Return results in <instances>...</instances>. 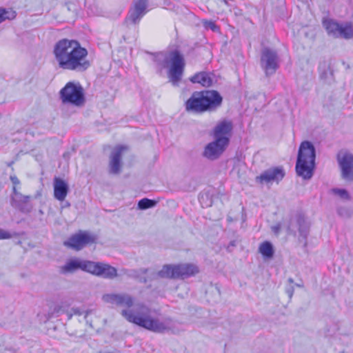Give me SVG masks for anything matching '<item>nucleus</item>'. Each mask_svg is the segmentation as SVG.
<instances>
[{
    "instance_id": "f257e3e1",
    "label": "nucleus",
    "mask_w": 353,
    "mask_h": 353,
    "mask_svg": "<svg viewBox=\"0 0 353 353\" xmlns=\"http://www.w3.org/2000/svg\"><path fill=\"white\" fill-rule=\"evenodd\" d=\"M53 53L59 68L83 72L90 66L88 50L76 40L63 39L56 43Z\"/></svg>"
},
{
    "instance_id": "f03ea898",
    "label": "nucleus",
    "mask_w": 353,
    "mask_h": 353,
    "mask_svg": "<svg viewBox=\"0 0 353 353\" xmlns=\"http://www.w3.org/2000/svg\"><path fill=\"white\" fill-rule=\"evenodd\" d=\"M121 315L128 321L154 332H168L173 325L170 318L154 316L148 307L142 304L136 305L132 310H123Z\"/></svg>"
},
{
    "instance_id": "7ed1b4c3",
    "label": "nucleus",
    "mask_w": 353,
    "mask_h": 353,
    "mask_svg": "<svg viewBox=\"0 0 353 353\" xmlns=\"http://www.w3.org/2000/svg\"><path fill=\"white\" fill-rule=\"evenodd\" d=\"M154 61L159 72L169 67L168 77L174 86H179L182 79L185 68L183 54L178 50L161 52L154 55Z\"/></svg>"
},
{
    "instance_id": "20e7f679",
    "label": "nucleus",
    "mask_w": 353,
    "mask_h": 353,
    "mask_svg": "<svg viewBox=\"0 0 353 353\" xmlns=\"http://www.w3.org/2000/svg\"><path fill=\"white\" fill-rule=\"evenodd\" d=\"M223 103V97L214 90H205L194 92L185 101V110L188 112L201 114L206 112H214Z\"/></svg>"
},
{
    "instance_id": "39448f33",
    "label": "nucleus",
    "mask_w": 353,
    "mask_h": 353,
    "mask_svg": "<svg viewBox=\"0 0 353 353\" xmlns=\"http://www.w3.org/2000/svg\"><path fill=\"white\" fill-rule=\"evenodd\" d=\"M316 149L308 141H303L299 148L296 162V172L303 179H310L313 176L315 168Z\"/></svg>"
},
{
    "instance_id": "423d86ee",
    "label": "nucleus",
    "mask_w": 353,
    "mask_h": 353,
    "mask_svg": "<svg viewBox=\"0 0 353 353\" xmlns=\"http://www.w3.org/2000/svg\"><path fill=\"white\" fill-rule=\"evenodd\" d=\"M59 94L63 103L81 106L85 103L83 89L79 83H67Z\"/></svg>"
},
{
    "instance_id": "0eeeda50",
    "label": "nucleus",
    "mask_w": 353,
    "mask_h": 353,
    "mask_svg": "<svg viewBox=\"0 0 353 353\" xmlns=\"http://www.w3.org/2000/svg\"><path fill=\"white\" fill-rule=\"evenodd\" d=\"M79 269L104 279H113L121 275L114 266H61L60 272L62 274H72Z\"/></svg>"
},
{
    "instance_id": "6e6552de",
    "label": "nucleus",
    "mask_w": 353,
    "mask_h": 353,
    "mask_svg": "<svg viewBox=\"0 0 353 353\" xmlns=\"http://www.w3.org/2000/svg\"><path fill=\"white\" fill-rule=\"evenodd\" d=\"M288 230V232L293 235H296V232H299V242L303 244V248H306L310 225L303 214L296 213L293 215L290 219Z\"/></svg>"
},
{
    "instance_id": "1a4fd4ad",
    "label": "nucleus",
    "mask_w": 353,
    "mask_h": 353,
    "mask_svg": "<svg viewBox=\"0 0 353 353\" xmlns=\"http://www.w3.org/2000/svg\"><path fill=\"white\" fill-rule=\"evenodd\" d=\"M328 35L334 38L350 39L353 37V26L350 23L340 24L333 19H325L323 21Z\"/></svg>"
},
{
    "instance_id": "9d476101",
    "label": "nucleus",
    "mask_w": 353,
    "mask_h": 353,
    "mask_svg": "<svg viewBox=\"0 0 353 353\" xmlns=\"http://www.w3.org/2000/svg\"><path fill=\"white\" fill-rule=\"evenodd\" d=\"M148 0H133L125 19L127 26H137L141 19L148 12Z\"/></svg>"
},
{
    "instance_id": "9b49d317",
    "label": "nucleus",
    "mask_w": 353,
    "mask_h": 353,
    "mask_svg": "<svg viewBox=\"0 0 353 353\" xmlns=\"http://www.w3.org/2000/svg\"><path fill=\"white\" fill-rule=\"evenodd\" d=\"M199 272L198 266H163L159 275L162 278L184 279Z\"/></svg>"
},
{
    "instance_id": "f8f14e48",
    "label": "nucleus",
    "mask_w": 353,
    "mask_h": 353,
    "mask_svg": "<svg viewBox=\"0 0 353 353\" xmlns=\"http://www.w3.org/2000/svg\"><path fill=\"white\" fill-rule=\"evenodd\" d=\"M336 160L341 169L342 178L345 180H352L353 154L346 150H341L336 155Z\"/></svg>"
},
{
    "instance_id": "ddd939ff",
    "label": "nucleus",
    "mask_w": 353,
    "mask_h": 353,
    "mask_svg": "<svg viewBox=\"0 0 353 353\" xmlns=\"http://www.w3.org/2000/svg\"><path fill=\"white\" fill-rule=\"evenodd\" d=\"M261 63L266 75L274 74L279 66L276 52L269 48H263L261 52Z\"/></svg>"
},
{
    "instance_id": "4468645a",
    "label": "nucleus",
    "mask_w": 353,
    "mask_h": 353,
    "mask_svg": "<svg viewBox=\"0 0 353 353\" xmlns=\"http://www.w3.org/2000/svg\"><path fill=\"white\" fill-rule=\"evenodd\" d=\"M94 236L89 232L79 231L64 241L63 245L67 248L78 251L83 249L87 245L94 243Z\"/></svg>"
},
{
    "instance_id": "2eb2a0df",
    "label": "nucleus",
    "mask_w": 353,
    "mask_h": 353,
    "mask_svg": "<svg viewBox=\"0 0 353 353\" xmlns=\"http://www.w3.org/2000/svg\"><path fill=\"white\" fill-rule=\"evenodd\" d=\"M228 143L223 142L221 139H215L206 145L203 152V156L206 159L214 161L218 159L225 152Z\"/></svg>"
},
{
    "instance_id": "dca6fc26",
    "label": "nucleus",
    "mask_w": 353,
    "mask_h": 353,
    "mask_svg": "<svg viewBox=\"0 0 353 353\" xmlns=\"http://www.w3.org/2000/svg\"><path fill=\"white\" fill-rule=\"evenodd\" d=\"M285 171L281 167H274L263 172L259 176H256V183L263 184L271 182H279L285 176Z\"/></svg>"
},
{
    "instance_id": "f3484780",
    "label": "nucleus",
    "mask_w": 353,
    "mask_h": 353,
    "mask_svg": "<svg viewBox=\"0 0 353 353\" xmlns=\"http://www.w3.org/2000/svg\"><path fill=\"white\" fill-rule=\"evenodd\" d=\"M233 125L231 121L223 120L214 128L212 136L215 139H221L223 142L230 143Z\"/></svg>"
},
{
    "instance_id": "a211bd4d",
    "label": "nucleus",
    "mask_w": 353,
    "mask_h": 353,
    "mask_svg": "<svg viewBox=\"0 0 353 353\" xmlns=\"http://www.w3.org/2000/svg\"><path fill=\"white\" fill-rule=\"evenodd\" d=\"M102 300L108 304L128 307H131L134 304L133 299L130 295L125 294H105L103 295Z\"/></svg>"
},
{
    "instance_id": "6ab92c4d",
    "label": "nucleus",
    "mask_w": 353,
    "mask_h": 353,
    "mask_svg": "<svg viewBox=\"0 0 353 353\" xmlns=\"http://www.w3.org/2000/svg\"><path fill=\"white\" fill-rule=\"evenodd\" d=\"M125 146H117L111 152L109 163V172L112 174H118L121 172V154Z\"/></svg>"
},
{
    "instance_id": "aec40b11",
    "label": "nucleus",
    "mask_w": 353,
    "mask_h": 353,
    "mask_svg": "<svg viewBox=\"0 0 353 353\" xmlns=\"http://www.w3.org/2000/svg\"><path fill=\"white\" fill-rule=\"evenodd\" d=\"M54 197L59 201H63L69 192V185L62 179L54 177L53 180Z\"/></svg>"
},
{
    "instance_id": "412c9836",
    "label": "nucleus",
    "mask_w": 353,
    "mask_h": 353,
    "mask_svg": "<svg viewBox=\"0 0 353 353\" xmlns=\"http://www.w3.org/2000/svg\"><path fill=\"white\" fill-rule=\"evenodd\" d=\"M190 80L193 83H199L203 87H210L214 83V75L210 72H200L191 77Z\"/></svg>"
},
{
    "instance_id": "4be33fe9",
    "label": "nucleus",
    "mask_w": 353,
    "mask_h": 353,
    "mask_svg": "<svg viewBox=\"0 0 353 353\" xmlns=\"http://www.w3.org/2000/svg\"><path fill=\"white\" fill-rule=\"evenodd\" d=\"M23 198H19L11 202V205L18 209L24 214L30 213L32 210V205L29 203L30 196L22 195Z\"/></svg>"
},
{
    "instance_id": "5701e85b",
    "label": "nucleus",
    "mask_w": 353,
    "mask_h": 353,
    "mask_svg": "<svg viewBox=\"0 0 353 353\" xmlns=\"http://www.w3.org/2000/svg\"><path fill=\"white\" fill-rule=\"evenodd\" d=\"M260 252L266 259L272 257L274 249L272 243L269 241L263 242L259 247Z\"/></svg>"
},
{
    "instance_id": "b1692460",
    "label": "nucleus",
    "mask_w": 353,
    "mask_h": 353,
    "mask_svg": "<svg viewBox=\"0 0 353 353\" xmlns=\"http://www.w3.org/2000/svg\"><path fill=\"white\" fill-rule=\"evenodd\" d=\"M70 303L67 301H62L54 306L52 312V316H59L61 314L65 313L68 310Z\"/></svg>"
},
{
    "instance_id": "393cba45",
    "label": "nucleus",
    "mask_w": 353,
    "mask_h": 353,
    "mask_svg": "<svg viewBox=\"0 0 353 353\" xmlns=\"http://www.w3.org/2000/svg\"><path fill=\"white\" fill-rule=\"evenodd\" d=\"M16 15V12L14 10L0 8V23L6 19H14Z\"/></svg>"
},
{
    "instance_id": "a878e982",
    "label": "nucleus",
    "mask_w": 353,
    "mask_h": 353,
    "mask_svg": "<svg viewBox=\"0 0 353 353\" xmlns=\"http://www.w3.org/2000/svg\"><path fill=\"white\" fill-rule=\"evenodd\" d=\"M157 201L154 200L144 198L141 199L138 203V208L141 210H146L153 208L156 205Z\"/></svg>"
},
{
    "instance_id": "bb28decb",
    "label": "nucleus",
    "mask_w": 353,
    "mask_h": 353,
    "mask_svg": "<svg viewBox=\"0 0 353 353\" xmlns=\"http://www.w3.org/2000/svg\"><path fill=\"white\" fill-rule=\"evenodd\" d=\"M65 265H106L100 262H93L90 261H82L79 259H72L69 260Z\"/></svg>"
},
{
    "instance_id": "cd10ccee",
    "label": "nucleus",
    "mask_w": 353,
    "mask_h": 353,
    "mask_svg": "<svg viewBox=\"0 0 353 353\" xmlns=\"http://www.w3.org/2000/svg\"><path fill=\"white\" fill-rule=\"evenodd\" d=\"M332 192L341 199L346 200H349L350 199L348 192L345 189L333 188L332 189Z\"/></svg>"
},
{
    "instance_id": "c85d7f7f",
    "label": "nucleus",
    "mask_w": 353,
    "mask_h": 353,
    "mask_svg": "<svg viewBox=\"0 0 353 353\" xmlns=\"http://www.w3.org/2000/svg\"><path fill=\"white\" fill-rule=\"evenodd\" d=\"M203 27L207 30H211L213 32H219V28L215 23V22L212 21L203 20L202 21Z\"/></svg>"
},
{
    "instance_id": "c756f323",
    "label": "nucleus",
    "mask_w": 353,
    "mask_h": 353,
    "mask_svg": "<svg viewBox=\"0 0 353 353\" xmlns=\"http://www.w3.org/2000/svg\"><path fill=\"white\" fill-rule=\"evenodd\" d=\"M72 312H73L74 315L81 316L84 314V318L86 319L89 314L91 312V310L83 311L79 307H73L72 308Z\"/></svg>"
},
{
    "instance_id": "7c9ffc66",
    "label": "nucleus",
    "mask_w": 353,
    "mask_h": 353,
    "mask_svg": "<svg viewBox=\"0 0 353 353\" xmlns=\"http://www.w3.org/2000/svg\"><path fill=\"white\" fill-rule=\"evenodd\" d=\"M22 194L17 191L16 186L12 188V195L11 196V201L18 199L19 198H23Z\"/></svg>"
},
{
    "instance_id": "2f4dec72",
    "label": "nucleus",
    "mask_w": 353,
    "mask_h": 353,
    "mask_svg": "<svg viewBox=\"0 0 353 353\" xmlns=\"http://www.w3.org/2000/svg\"><path fill=\"white\" fill-rule=\"evenodd\" d=\"M12 237L11 234L3 230V229H0V239H10Z\"/></svg>"
},
{
    "instance_id": "473e14b6",
    "label": "nucleus",
    "mask_w": 353,
    "mask_h": 353,
    "mask_svg": "<svg viewBox=\"0 0 353 353\" xmlns=\"http://www.w3.org/2000/svg\"><path fill=\"white\" fill-rule=\"evenodd\" d=\"M10 179L11 181V182L12 183L13 185L14 186H16L17 185H19L20 184V181L19 179L17 178V176L15 175H11L10 176Z\"/></svg>"
},
{
    "instance_id": "72a5a7b5",
    "label": "nucleus",
    "mask_w": 353,
    "mask_h": 353,
    "mask_svg": "<svg viewBox=\"0 0 353 353\" xmlns=\"http://www.w3.org/2000/svg\"><path fill=\"white\" fill-rule=\"evenodd\" d=\"M236 241H232L230 242V243L228 244V245L227 246L226 249L229 252H232L233 250V248L234 247H236Z\"/></svg>"
},
{
    "instance_id": "f704fd0d",
    "label": "nucleus",
    "mask_w": 353,
    "mask_h": 353,
    "mask_svg": "<svg viewBox=\"0 0 353 353\" xmlns=\"http://www.w3.org/2000/svg\"><path fill=\"white\" fill-rule=\"evenodd\" d=\"M286 293L288 294V295L290 298H292V296L294 294V288L292 286L286 289Z\"/></svg>"
},
{
    "instance_id": "c9c22d12",
    "label": "nucleus",
    "mask_w": 353,
    "mask_h": 353,
    "mask_svg": "<svg viewBox=\"0 0 353 353\" xmlns=\"http://www.w3.org/2000/svg\"><path fill=\"white\" fill-rule=\"evenodd\" d=\"M329 72V74H330V76H332L333 75V73L332 72L328 69L327 71H324L321 74V77L323 78V79H326V75H327V73Z\"/></svg>"
},
{
    "instance_id": "e433bc0d",
    "label": "nucleus",
    "mask_w": 353,
    "mask_h": 353,
    "mask_svg": "<svg viewBox=\"0 0 353 353\" xmlns=\"http://www.w3.org/2000/svg\"><path fill=\"white\" fill-rule=\"evenodd\" d=\"M65 314H67L68 319L70 320L72 319V316L74 315L73 312H72V310L70 311L68 310Z\"/></svg>"
},
{
    "instance_id": "4c0bfd02",
    "label": "nucleus",
    "mask_w": 353,
    "mask_h": 353,
    "mask_svg": "<svg viewBox=\"0 0 353 353\" xmlns=\"http://www.w3.org/2000/svg\"><path fill=\"white\" fill-rule=\"evenodd\" d=\"M273 229V232L275 233V234H278L279 233V226H274L272 228Z\"/></svg>"
},
{
    "instance_id": "58836bf2",
    "label": "nucleus",
    "mask_w": 353,
    "mask_h": 353,
    "mask_svg": "<svg viewBox=\"0 0 353 353\" xmlns=\"http://www.w3.org/2000/svg\"><path fill=\"white\" fill-rule=\"evenodd\" d=\"M134 276L139 278L141 281H143V282L146 281V279L145 277H140L139 276Z\"/></svg>"
},
{
    "instance_id": "ea45409f",
    "label": "nucleus",
    "mask_w": 353,
    "mask_h": 353,
    "mask_svg": "<svg viewBox=\"0 0 353 353\" xmlns=\"http://www.w3.org/2000/svg\"><path fill=\"white\" fill-rule=\"evenodd\" d=\"M223 2H224L227 6H230V4L229 3V1H228V0H223Z\"/></svg>"
},
{
    "instance_id": "a19ab883",
    "label": "nucleus",
    "mask_w": 353,
    "mask_h": 353,
    "mask_svg": "<svg viewBox=\"0 0 353 353\" xmlns=\"http://www.w3.org/2000/svg\"><path fill=\"white\" fill-rule=\"evenodd\" d=\"M70 203L69 202H65L64 207H70Z\"/></svg>"
},
{
    "instance_id": "79ce46f5",
    "label": "nucleus",
    "mask_w": 353,
    "mask_h": 353,
    "mask_svg": "<svg viewBox=\"0 0 353 353\" xmlns=\"http://www.w3.org/2000/svg\"><path fill=\"white\" fill-rule=\"evenodd\" d=\"M338 213L340 216H341V208L338 209Z\"/></svg>"
},
{
    "instance_id": "37998d69",
    "label": "nucleus",
    "mask_w": 353,
    "mask_h": 353,
    "mask_svg": "<svg viewBox=\"0 0 353 353\" xmlns=\"http://www.w3.org/2000/svg\"><path fill=\"white\" fill-rule=\"evenodd\" d=\"M288 281H289L290 283H293V280L291 278L288 279Z\"/></svg>"
},
{
    "instance_id": "c03bdc74",
    "label": "nucleus",
    "mask_w": 353,
    "mask_h": 353,
    "mask_svg": "<svg viewBox=\"0 0 353 353\" xmlns=\"http://www.w3.org/2000/svg\"><path fill=\"white\" fill-rule=\"evenodd\" d=\"M39 214H43V210H39Z\"/></svg>"
},
{
    "instance_id": "a18cd8bd",
    "label": "nucleus",
    "mask_w": 353,
    "mask_h": 353,
    "mask_svg": "<svg viewBox=\"0 0 353 353\" xmlns=\"http://www.w3.org/2000/svg\"><path fill=\"white\" fill-rule=\"evenodd\" d=\"M296 285H297L298 287H301V286H302V285H301V284H296Z\"/></svg>"
}]
</instances>
